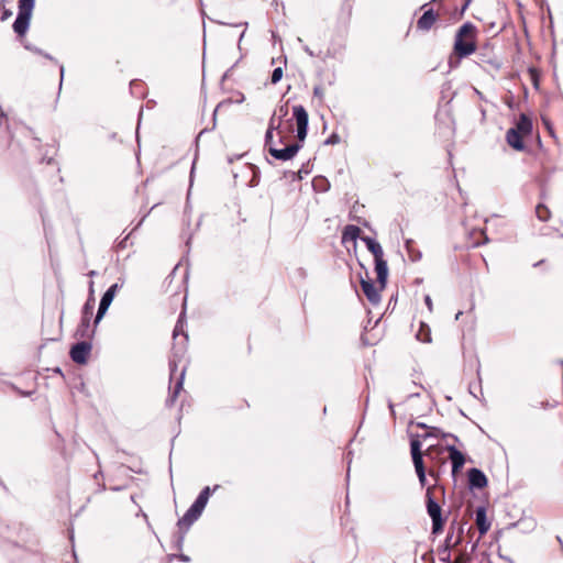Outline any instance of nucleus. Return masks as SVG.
I'll use <instances>...</instances> for the list:
<instances>
[{"label":"nucleus","instance_id":"f257e3e1","mask_svg":"<svg viewBox=\"0 0 563 563\" xmlns=\"http://www.w3.org/2000/svg\"><path fill=\"white\" fill-rule=\"evenodd\" d=\"M476 26L465 22L455 34L453 52L459 59L472 55L476 51Z\"/></svg>","mask_w":563,"mask_h":563},{"label":"nucleus","instance_id":"f03ea898","mask_svg":"<svg viewBox=\"0 0 563 563\" xmlns=\"http://www.w3.org/2000/svg\"><path fill=\"white\" fill-rule=\"evenodd\" d=\"M183 316L184 312L180 313L178 321L173 331V338L176 341L178 335L183 333V339L179 342H176L174 345L173 357L169 360V372H170V380L176 378V372L178 368L177 361L184 356L186 351V343L188 341V335L183 332Z\"/></svg>","mask_w":563,"mask_h":563},{"label":"nucleus","instance_id":"7ed1b4c3","mask_svg":"<svg viewBox=\"0 0 563 563\" xmlns=\"http://www.w3.org/2000/svg\"><path fill=\"white\" fill-rule=\"evenodd\" d=\"M434 486H428L426 492V506L427 512L432 521V533L439 534L442 532L444 527V519L442 517V509L439 503L434 499L432 495Z\"/></svg>","mask_w":563,"mask_h":563},{"label":"nucleus","instance_id":"20e7f679","mask_svg":"<svg viewBox=\"0 0 563 563\" xmlns=\"http://www.w3.org/2000/svg\"><path fill=\"white\" fill-rule=\"evenodd\" d=\"M288 114V104H280L269 119L268 128L265 133V147L269 152V146H275L273 140V132L279 131L282 128L283 119Z\"/></svg>","mask_w":563,"mask_h":563},{"label":"nucleus","instance_id":"39448f33","mask_svg":"<svg viewBox=\"0 0 563 563\" xmlns=\"http://www.w3.org/2000/svg\"><path fill=\"white\" fill-rule=\"evenodd\" d=\"M123 284H124V280H122L121 283H115V284L111 285L106 290V292L102 295L100 302H99L98 311H97V314H96L95 321H93L95 328L99 324V322L102 320V318L107 313L111 302L113 301V298L115 297V294L118 292L119 289H121L123 287Z\"/></svg>","mask_w":563,"mask_h":563},{"label":"nucleus","instance_id":"423d86ee","mask_svg":"<svg viewBox=\"0 0 563 563\" xmlns=\"http://www.w3.org/2000/svg\"><path fill=\"white\" fill-rule=\"evenodd\" d=\"M292 115L297 125V139L299 142H303L308 133V112L303 106L297 104L292 107Z\"/></svg>","mask_w":563,"mask_h":563},{"label":"nucleus","instance_id":"0eeeda50","mask_svg":"<svg viewBox=\"0 0 563 563\" xmlns=\"http://www.w3.org/2000/svg\"><path fill=\"white\" fill-rule=\"evenodd\" d=\"M92 345L89 341H80L75 343L69 351V356L76 364L84 365L88 362Z\"/></svg>","mask_w":563,"mask_h":563},{"label":"nucleus","instance_id":"6e6552de","mask_svg":"<svg viewBox=\"0 0 563 563\" xmlns=\"http://www.w3.org/2000/svg\"><path fill=\"white\" fill-rule=\"evenodd\" d=\"M302 147V142H297L285 146L284 148H277L276 146H269V154L278 161H290Z\"/></svg>","mask_w":563,"mask_h":563},{"label":"nucleus","instance_id":"1a4fd4ad","mask_svg":"<svg viewBox=\"0 0 563 563\" xmlns=\"http://www.w3.org/2000/svg\"><path fill=\"white\" fill-rule=\"evenodd\" d=\"M461 542V536L454 539V528L450 527L449 532L445 537L444 544L439 549V554L441 555V561L450 562L451 560V549L455 548Z\"/></svg>","mask_w":563,"mask_h":563},{"label":"nucleus","instance_id":"9d476101","mask_svg":"<svg viewBox=\"0 0 563 563\" xmlns=\"http://www.w3.org/2000/svg\"><path fill=\"white\" fill-rule=\"evenodd\" d=\"M467 481L471 489H483L487 486L486 475L479 468L473 467L467 472Z\"/></svg>","mask_w":563,"mask_h":563},{"label":"nucleus","instance_id":"9b49d317","mask_svg":"<svg viewBox=\"0 0 563 563\" xmlns=\"http://www.w3.org/2000/svg\"><path fill=\"white\" fill-rule=\"evenodd\" d=\"M220 488V485H214L212 488L209 486H206L202 488V490L197 496L196 500L192 503L190 508H192L196 512H199L200 515L205 510L208 500L212 493H214L217 489Z\"/></svg>","mask_w":563,"mask_h":563},{"label":"nucleus","instance_id":"f8f14e48","mask_svg":"<svg viewBox=\"0 0 563 563\" xmlns=\"http://www.w3.org/2000/svg\"><path fill=\"white\" fill-rule=\"evenodd\" d=\"M361 287L367 300L372 305H377L380 301V286L377 288L371 279H361Z\"/></svg>","mask_w":563,"mask_h":563},{"label":"nucleus","instance_id":"ddd939ff","mask_svg":"<svg viewBox=\"0 0 563 563\" xmlns=\"http://www.w3.org/2000/svg\"><path fill=\"white\" fill-rule=\"evenodd\" d=\"M445 450L449 452V459L452 463V475L456 476L465 463V456L455 445H446Z\"/></svg>","mask_w":563,"mask_h":563},{"label":"nucleus","instance_id":"4468645a","mask_svg":"<svg viewBox=\"0 0 563 563\" xmlns=\"http://www.w3.org/2000/svg\"><path fill=\"white\" fill-rule=\"evenodd\" d=\"M438 20V14L432 8L424 10L423 14L417 21V29L422 32H429Z\"/></svg>","mask_w":563,"mask_h":563},{"label":"nucleus","instance_id":"2eb2a0df","mask_svg":"<svg viewBox=\"0 0 563 563\" xmlns=\"http://www.w3.org/2000/svg\"><path fill=\"white\" fill-rule=\"evenodd\" d=\"M375 260V271L377 274V283L380 285V289H384L387 283L388 277V266L387 262L383 256L376 257Z\"/></svg>","mask_w":563,"mask_h":563},{"label":"nucleus","instance_id":"dca6fc26","mask_svg":"<svg viewBox=\"0 0 563 563\" xmlns=\"http://www.w3.org/2000/svg\"><path fill=\"white\" fill-rule=\"evenodd\" d=\"M200 516L201 515L199 512H196L192 508L189 507L185 515L177 522L179 530L187 532Z\"/></svg>","mask_w":563,"mask_h":563},{"label":"nucleus","instance_id":"f3484780","mask_svg":"<svg viewBox=\"0 0 563 563\" xmlns=\"http://www.w3.org/2000/svg\"><path fill=\"white\" fill-rule=\"evenodd\" d=\"M31 18H32V15H30V14H24V13L18 12L15 21L13 22V31L19 36H23L27 32Z\"/></svg>","mask_w":563,"mask_h":563},{"label":"nucleus","instance_id":"a211bd4d","mask_svg":"<svg viewBox=\"0 0 563 563\" xmlns=\"http://www.w3.org/2000/svg\"><path fill=\"white\" fill-rule=\"evenodd\" d=\"M476 526L481 536L487 533L490 528V522L487 520L486 508L481 506L476 509Z\"/></svg>","mask_w":563,"mask_h":563},{"label":"nucleus","instance_id":"6ab92c4d","mask_svg":"<svg viewBox=\"0 0 563 563\" xmlns=\"http://www.w3.org/2000/svg\"><path fill=\"white\" fill-rule=\"evenodd\" d=\"M186 367L183 366L179 373V376L176 378V384L173 388H169L170 393L168 398L166 399L167 406H173L177 399L178 394L183 389L184 378H185Z\"/></svg>","mask_w":563,"mask_h":563},{"label":"nucleus","instance_id":"aec40b11","mask_svg":"<svg viewBox=\"0 0 563 563\" xmlns=\"http://www.w3.org/2000/svg\"><path fill=\"white\" fill-rule=\"evenodd\" d=\"M507 143L517 151H522L525 148V143L522 141V134L518 132L517 129H509L506 133Z\"/></svg>","mask_w":563,"mask_h":563},{"label":"nucleus","instance_id":"412c9836","mask_svg":"<svg viewBox=\"0 0 563 563\" xmlns=\"http://www.w3.org/2000/svg\"><path fill=\"white\" fill-rule=\"evenodd\" d=\"M361 240L365 243L367 250L373 254L374 258L384 256L380 244L371 236H362Z\"/></svg>","mask_w":563,"mask_h":563},{"label":"nucleus","instance_id":"4be33fe9","mask_svg":"<svg viewBox=\"0 0 563 563\" xmlns=\"http://www.w3.org/2000/svg\"><path fill=\"white\" fill-rule=\"evenodd\" d=\"M95 334V329L90 330V320L81 318L80 324L76 330V335L84 339H90Z\"/></svg>","mask_w":563,"mask_h":563},{"label":"nucleus","instance_id":"5701e85b","mask_svg":"<svg viewBox=\"0 0 563 563\" xmlns=\"http://www.w3.org/2000/svg\"><path fill=\"white\" fill-rule=\"evenodd\" d=\"M421 438L423 440L429 439V438H452L454 441H459V438L456 435L451 434V433H445L438 427H430L428 432H426L424 434H421Z\"/></svg>","mask_w":563,"mask_h":563},{"label":"nucleus","instance_id":"b1692460","mask_svg":"<svg viewBox=\"0 0 563 563\" xmlns=\"http://www.w3.org/2000/svg\"><path fill=\"white\" fill-rule=\"evenodd\" d=\"M361 229L357 225L349 224L344 228L342 241H356L360 238Z\"/></svg>","mask_w":563,"mask_h":563},{"label":"nucleus","instance_id":"393cba45","mask_svg":"<svg viewBox=\"0 0 563 563\" xmlns=\"http://www.w3.org/2000/svg\"><path fill=\"white\" fill-rule=\"evenodd\" d=\"M515 129L521 134H529L532 130V121L526 114H521Z\"/></svg>","mask_w":563,"mask_h":563},{"label":"nucleus","instance_id":"a878e982","mask_svg":"<svg viewBox=\"0 0 563 563\" xmlns=\"http://www.w3.org/2000/svg\"><path fill=\"white\" fill-rule=\"evenodd\" d=\"M413 241L411 239H408L406 240L405 242V247H406V251L409 255V258L412 261V262H418L421 260L422 257V254L419 250L415 249L413 246Z\"/></svg>","mask_w":563,"mask_h":563},{"label":"nucleus","instance_id":"bb28decb","mask_svg":"<svg viewBox=\"0 0 563 563\" xmlns=\"http://www.w3.org/2000/svg\"><path fill=\"white\" fill-rule=\"evenodd\" d=\"M421 434H412L410 433V453L412 454H422V444H421Z\"/></svg>","mask_w":563,"mask_h":563},{"label":"nucleus","instance_id":"cd10ccee","mask_svg":"<svg viewBox=\"0 0 563 563\" xmlns=\"http://www.w3.org/2000/svg\"><path fill=\"white\" fill-rule=\"evenodd\" d=\"M536 216L540 221L547 222L551 218V211L544 203L540 202L536 207Z\"/></svg>","mask_w":563,"mask_h":563},{"label":"nucleus","instance_id":"c85d7f7f","mask_svg":"<svg viewBox=\"0 0 563 563\" xmlns=\"http://www.w3.org/2000/svg\"><path fill=\"white\" fill-rule=\"evenodd\" d=\"M23 46H24L25 49H27V51H30L32 53H35L37 55H41V56L45 57L46 59L58 64V62L51 54L44 52L43 49L36 47L35 45H33V44H31L29 42H24Z\"/></svg>","mask_w":563,"mask_h":563},{"label":"nucleus","instance_id":"c756f323","mask_svg":"<svg viewBox=\"0 0 563 563\" xmlns=\"http://www.w3.org/2000/svg\"><path fill=\"white\" fill-rule=\"evenodd\" d=\"M445 448L439 445H430L426 452L424 456L430 461H435V459L444 452Z\"/></svg>","mask_w":563,"mask_h":563},{"label":"nucleus","instance_id":"7c9ffc66","mask_svg":"<svg viewBox=\"0 0 563 563\" xmlns=\"http://www.w3.org/2000/svg\"><path fill=\"white\" fill-rule=\"evenodd\" d=\"M93 309H95V298L91 295L87 299L86 303L82 307V316H81V318L90 320V318H91V316L93 313Z\"/></svg>","mask_w":563,"mask_h":563},{"label":"nucleus","instance_id":"2f4dec72","mask_svg":"<svg viewBox=\"0 0 563 563\" xmlns=\"http://www.w3.org/2000/svg\"><path fill=\"white\" fill-rule=\"evenodd\" d=\"M423 456H424V453L411 455L416 473H422V471H426Z\"/></svg>","mask_w":563,"mask_h":563},{"label":"nucleus","instance_id":"473e14b6","mask_svg":"<svg viewBox=\"0 0 563 563\" xmlns=\"http://www.w3.org/2000/svg\"><path fill=\"white\" fill-rule=\"evenodd\" d=\"M416 336L421 342H424V343L431 342L430 330L423 323H421V328H420L419 332L416 334Z\"/></svg>","mask_w":563,"mask_h":563},{"label":"nucleus","instance_id":"72a5a7b5","mask_svg":"<svg viewBox=\"0 0 563 563\" xmlns=\"http://www.w3.org/2000/svg\"><path fill=\"white\" fill-rule=\"evenodd\" d=\"M19 13L32 15L34 5L29 0H19Z\"/></svg>","mask_w":563,"mask_h":563},{"label":"nucleus","instance_id":"f704fd0d","mask_svg":"<svg viewBox=\"0 0 563 563\" xmlns=\"http://www.w3.org/2000/svg\"><path fill=\"white\" fill-rule=\"evenodd\" d=\"M11 530L8 526H5L0 520V544H3L4 542L9 541L11 539Z\"/></svg>","mask_w":563,"mask_h":563},{"label":"nucleus","instance_id":"c9c22d12","mask_svg":"<svg viewBox=\"0 0 563 563\" xmlns=\"http://www.w3.org/2000/svg\"><path fill=\"white\" fill-rule=\"evenodd\" d=\"M283 68L282 67H276L273 73H272V77H271V81L273 85H276L277 82H279L283 78Z\"/></svg>","mask_w":563,"mask_h":563},{"label":"nucleus","instance_id":"e433bc0d","mask_svg":"<svg viewBox=\"0 0 563 563\" xmlns=\"http://www.w3.org/2000/svg\"><path fill=\"white\" fill-rule=\"evenodd\" d=\"M185 534L186 532L184 530H179V533L175 538V548L178 550L183 549L184 542H185Z\"/></svg>","mask_w":563,"mask_h":563},{"label":"nucleus","instance_id":"4c0bfd02","mask_svg":"<svg viewBox=\"0 0 563 563\" xmlns=\"http://www.w3.org/2000/svg\"><path fill=\"white\" fill-rule=\"evenodd\" d=\"M284 177L287 179H290L291 181L301 180L302 176L300 175V172H291L287 170L284 173Z\"/></svg>","mask_w":563,"mask_h":563},{"label":"nucleus","instance_id":"58836bf2","mask_svg":"<svg viewBox=\"0 0 563 563\" xmlns=\"http://www.w3.org/2000/svg\"><path fill=\"white\" fill-rule=\"evenodd\" d=\"M341 141V137L338 133H332L325 141L324 145H335L339 144Z\"/></svg>","mask_w":563,"mask_h":563},{"label":"nucleus","instance_id":"ea45409f","mask_svg":"<svg viewBox=\"0 0 563 563\" xmlns=\"http://www.w3.org/2000/svg\"><path fill=\"white\" fill-rule=\"evenodd\" d=\"M419 479L421 487L427 485V471H422V473H416Z\"/></svg>","mask_w":563,"mask_h":563},{"label":"nucleus","instance_id":"a19ab883","mask_svg":"<svg viewBox=\"0 0 563 563\" xmlns=\"http://www.w3.org/2000/svg\"><path fill=\"white\" fill-rule=\"evenodd\" d=\"M470 3H471V0H461V5L459 9L460 15H462L466 11ZM455 10L457 11V8Z\"/></svg>","mask_w":563,"mask_h":563},{"label":"nucleus","instance_id":"79ce46f5","mask_svg":"<svg viewBox=\"0 0 563 563\" xmlns=\"http://www.w3.org/2000/svg\"><path fill=\"white\" fill-rule=\"evenodd\" d=\"M313 96L319 99H322L323 98V89L320 86H316L313 88Z\"/></svg>","mask_w":563,"mask_h":563},{"label":"nucleus","instance_id":"37998d69","mask_svg":"<svg viewBox=\"0 0 563 563\" xmlns=\"http://www.w3.org/2000/svg\"><path fill=\"white\" fill-rule=\"evenodd\" d=\"M298 172H300V175L302 177H303V175H308L310 173L309 163L303 164Z\"/></svg>","mask_w":563,"mask_h":563},{"label":"nucleus","instance_id":"c03bdc74","mask_svg":"<svg viewBox=\"0 0 563 563\" xmlns=\"http://www.w3.org/2000/svg\"><path fill=\"white\" fill-rule=\"evenodd\" d=\"M129 236H130V234H129V235H126L124 239H122L120 242H118L117 247H118L119 250H120V249H124V247H126V242H128V240H129Z\"/></svg>","mask_w":563,"mask_h":563},{"label":"nucleus","instance_id":"a18cd8bd","mask_svg":"<svg viewBox=\"0 0 563 563\" xmlns=\"http://www.w3.org/2000/svg\"><path fill=\"white\" fill-rule=\"evenodd\" d=\"M59 74H60V80H59V89H60L63 86L64 74H65V67L62 64L59 65Z\"/></svg>","mask_w":563,"mask_h":563},{"label":"nucleus","instance_id":"49530a36","mask_svg":"<svg viewBox=\"0 0 563 563\" xmlns=\"http://www.w3.org/2000/svg\"><path fill=\"white\" fill-rule=\"evenodd\" d=\"M411 426H416L417 428H421V429H426L427 431L429 430V426L426 424L424 422H410Z\"/></svg>","mask_w":563,"mask_h":563},{"label":"nucleus","instance_id":"de8ad7c7","mask_svg":"<svg viewBox=\"0 0 563 563\" xmlns=\"http://www.w3.org/2000/svg\"><path fill=\"white\" fill-rule=\"evenodd\" d=\"M12 12L8 9H4L1 15V21H5L9 16H11Z\"/></svg>","mask_w":563,"mask_h":563},{"label":"nucleus","instance_id":"09e8293b","mask_svg":"<svg viewBox=\"0 0 563 563\" xmlns=\"http://www.w3.org/2000/svg\"><path fill=\"white\" fill-rule=\"evenodd\" d=\"M424 302L428 306L429 310H432V300H431V297L429 295H427L424 297Z\"/></svg>","mask_w":563,"mask_h":563},{"label":"nucleus","instance_id":"8fccbe9b","mask_svg":"<svg viewBox=\"0 0 563 563\" xmlns=\"http://www.w3.org/2000/svg\"><path fill=\"white\" fill-rule=\"evenodd\" d=\"M303 51L311 57L316 56V54L310 49L308 45H302Z\"/></svg>","mask_w":563,"mask_h":563},{"label":"nucleus","instance_id":"3c124183","mask_svg":"<svg viewBox=\"0 0 563 563\" xmlns=\"http://www.w3.org/2000/svg\"><path fill=\"white\" fill-rule=\"evenodd\" d=\"M429 475H430L431 477H434L435 479H438V477H439V472L434 471V470H433V467H430V470H429Z\"/></svg>","mask_w":563,"mask_h":563},{"label":"nucleus","instance_id":"603ef678","mask_svg":"<svg viewBox=\"0 0 563 563\" xmlns=\"http://www.w3.org/2000/svg\"><path fill=\"white\" fill-rule=\"evenodd\" d=\"M177 558L179 560H181L183 562H189L190 561L189 556L186 555V554H179V555H177Z\"/></svg>","mask_w":563,"mask_h":563},{"label":"nucleus","instance_id":"864d4df0","mask_svg":"<svg viewBox=\"0 0 563 563\" xmlns=\"http://www.w3.org/2000/svg\"><path fill=\"white\" fill-rule=\"evenodd\" d=\"M388 408L390 410L391 416L395 417V406L390 400L388 401Z\"/></svg>","mask_w":563,"mask_h":563},{"label":"nucleus","instance_id":"5fc2aeb1","mask_svg":"<svg viewBox=\"0 0 563 563\" xmlns=\"http://www.w3.org/2000/svg\"><path fill=\"white\" fill-rule=\"evenodd\" d=\"M438 1H439V0H431L430 2L422 4L420 9H421V10H423V9H426L427 7H429L431 3H435V2H438Z\"/></svg>","mask_w":563,"mask_h":563},{"label":"nucleus","instance_id":"6e6d98bb","mask_svg":"<svg viewBox=\"0 0 563 563\" xmlns=\"http://www.w3.org/2000/svg\"><path fill=\"white\" fill-rule=\"evenodd\" d=\"M96 275H97V272H96V271H90V272L88 273V276H90V277H93V276H96Z\"/></svg>","mask_w":563,"mask_h":563},{"label":"nucleus","instance_id":"4d7b16f0","mask_svg":"<svg viewBox=\"0 0 563 563\" xmlns=\"http://www.w3.org/2000/svg\"><path fill=\"white\" fill-rule=\"evenodd\" d=\"M543 262H544V261H543V260H541V261H539V262L534 263V264H533V267H538V266H540Z\"/></svg>","mask_w":563,"mask_h":563},{"label":"nucleus","instance_id":"13d9d810","mask_svg":"<svg viewBox=\"0 0 563 563\" xmlns=\"http://www.w3.org/2000/svg\"><path fill=\"white\" fill-rule=\"evenodd\" d=\"M111 489H112V490H114V492H118V490H121V489H122V487H120V486H115V487H111Z\"/></svg>","mask_w":563,"mask_h":563},{"label":"nucleus","instance_id":"bf43d9fd","mask_svg":"<svg viewBox=\"0 0 563 563\" xmlns=\"http://www.w3.org/2000/svg\"><path fill=\"white\" fill-rule=\"evenodd\" d=\"M449 64H450L451 67H455L456 66V65L453 64L452 58H450Z\"/></svg>","mask_w":563,"mask_h":563},{"label":"nucleus","instance_id":"052dcab7","mask_svg":"<svg viewBox=\"0 0 563 563\" xmlns=\"http://www.w3.org/2000/svg\"><path fill=\"white\" fill-rule=\"evenodd\" d=\"M244 34H245V31H243V32L241 33L240 38H239V42H241V41H242V38H243Z\"/></svg>","mask_w":563,"mask_h":563},{"label":"nucleus","instance_id":"680f3d73","mask_svg":"<svg viewBox=\"0 0 563 563\" xmlns=\"http://www.w3.org/2000/svg\"><path fill=\"white\" fill-rule=\"evenodd\" d=\"M142 221H143V219H142L140 222H137V224H136V227L133 229V231H134V230H136V229L142 224Z\"/></svg>","mask_w":563,"mask_h":563},{"label":"nucleus","instance_id":"e2e57ef3","mask_svg":"<svg viewBox=\"0 0 563 563\" xmlns=\"http://www.w3.org/2000/svg\"><path fill=\"white\" fill-rule=\"evenodd\" d=\"M541 198H542V199H544V198H545V191H544V190H542V191H541Z\"/></svg>","mask_w":563,"mask_h":563},{"label":"nucleus","instance_id":"0e129e2a","mask_svg":"<svg viewBox=\"0 0 563 563\" xmlns=\"http://www.w3.org/2000/svg\"><path fill=\"white\" fill-rule=\"evenodd\" d=\"M409 397H419V393L411 394Z\"/></svg>","mask_w":563,"mask_h":563},{"label":"nucleus","instance_id":"69168bd1","mask_svg":"<svg viewBox=\"0 0 563 563\" xmlns=\"http://www.w3.org/2000/svg\"><path fill=\"white\" fill-rule=\"evenodd\" d=\"M461 314H462V312H461V311H459V312L456 313V316H455V319L457 320V319L460 318V316H461Z\"/></svg>","mask_w":563,"mask_h":563},{"label":"nucleus","instance_id":"338daca9","mask_svg":"<svg viewBox=\"0 0 563 563\" xmlns=\"http://www.w3.org/2000/svg\"><path fill=\"white\" fill-rule=\"evenodd\" d=\"M240 25H245V26H247V22L240 23V24H235V26H240Z\"/></svg>","mask_w":563,"mask_h":563},{"label":"nucleus","instance_id":"774afa93","mask_svg":"<svg viewBox=\"0 0 563 563\" xmlns=\"http://www.w3.org/2000/svg\"><path fill=\"white\" fill-rule=\"evenodd\" d=\"M279 121V113L276 114V123Z\"/></svg>","mask_w":563,"mask_h":563}]
</instances>
